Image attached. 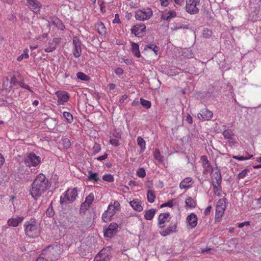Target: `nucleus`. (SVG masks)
Instances as JSON below:
<instances>
[{
    "label": "nucleus",
    "mask_w": 261,
    "mask_h": 261,
    "mask_svg": "<svg viewBox=\"0 0 261 261\" xmlns=\"http://www.w3.org/2000/svg\"><path fill=\"white\" fill-rule=\"evenodd\" d=\"M49 187V183L45 175L40 173L36 176L32 184L30 194L35 200H37Z\"/></svg>",
    "instance_id": "1"
},
{
    "label": "nucleus",
    "mask_w": 261,
    "mask_h": 261,
    "mask_svg": "<svg viewBox=\"0 0 261 261\" xmlns=\"http://www.w3.org/2000/svg\"><path fill=\"white\" fill-rule=\"evenodd\" d=\"M25 234L30 238H36L40 233V227L35 219H31L24 224Z\"/></svg>",
    "instance_id": "2"
},
{
    "label": "nucleus",
    "mask_w": 261,
    "mask_h": 261,
    "mask_svg": "<svg viewBox=\"0 0 261 261\" xmlns=\"http://www.w3.org/2000/svg\"><path fill=\"white\" fill-rule=\"evenodd\" d=\"M78 195V189H68L63 193L60 197V202L61 204H65L67 203H72L74 201Z\"/></svg>",
    "instance_id": "3"
},
{
    "label": "nucleus",
    "mask_w": 261,
    "mask_h": 261,
    "mask_svg": "<svg viewBox=\"0 0 261 261\" xmlns=\"http://www.w3.org/2000/svg\"><path fill=\"white\" fill-rule=\"evenodd\" d=\"M24 163L27 167H36L40 164L41 158L34 152H31L24 158Z\"/></svg>",
    "instance_id": "4"
},
{
    "label": "nucleus",
    "mask_w": 261,
    "mask_h": 261,
    "mask_svg": "<svg viewBox=\"0 0 261 261\" xmlns=\"http://www.w3.org/2000/svg\"><path fill=\"white\" fill-rule=\"evenodd\" d=\"M200 0H187L186 11L187 13L194 15L198 13L199 9L197 6L200 4Z\"/></svg>",
    "instance_id": "5"
},
{
    "label": "nucleus",
    "mask_w": 261,
    "mask_h": 261,
    "mask_svg": "<svg viewBox=\"0 0 261 261\" xmlns=\"http://www.w3.org/2000/svg\"><path fill=\"white\" fill-rule=\"evenodd\" d=\"M152 15V11L147 8L143 10H138L135 14V18L137 20L144 21L149 19Z\"/></svg>",
    "instance_id": "6"
},
{
    "label": "nucleus",
    "mask_w": 261,
    "mask_h": 261,
    "mask_svg": "<svg viewBox=\"0 0 261 261\" xmlns=\"http://www.w3.org/2000/svg\"><path fill=\"white\" fill-rule=\"evenodd\" d=\"M225 200L224 199H221L217 202L216 207V217L221 218L226 208Z\"/></svg>",
    "instance_id": "7"
},
{
    "label": "nucleus",
    "mask_w": 261,
    "mask_h": 261,
    "mask_svg": "<svg viewBox=\"0 0 261 261\" xmlns=\"http://www.w3.org/2000/svg\"><path fill=\"white\" fill-rule=\"evenodd\" d=\"M200 160L203 167V174L207 175L211 173L213 171V168L208 161L207 157L206 155H202Z\"/></svg>",
    "instance_id": "8"
},
{
    "label": "nucleus",
    "mask_w": 261,
    "mask_h": 261,
    "mask_svg": "<svg viewBox=\"0 0 261 261\" xmlns=\"http://www.w3.org/2000/svg\"><path fill=\"white\" fill-rule=\"evenodd\" d=\"M73 48L72 52L73 56L75 58H79L81 56L82 53L81 43L77 37H74L73 39Z\"/></svg>",
    "instance_id": "9"
},
{
    "label": "nucleus",
    "mask_w": 261,
    "mask_h": 261,
    "mask_svg": "<svg viewBox=\"0 0 261 261\" xmlns=\"http://www.w3.org/2000/svg\"><path fill=\"white\" fill-rule=\"evenodd\" d=\"M146 29V26L144 24H137L133 26L131 29V32L136 37H141Z\"/></svg>",
    "instance_id": "10"
},
{
    "label": "nucleus",
    "mask_w": 261,
    "mask_h": 261,
    "mask_svg": "<svg viewBox=\"0 0 261 261\" xmlns=\"http://www.w3.org/2000/svg\"><path fill=\"white\" fill-rule=\"evenodd\" d=\"M117 228L118 225L116 223H111L108 228L104 231L105 237L112 238L116 233Z\"/></svg>",
    "instance_id": "11"
},
{
    "label": "nucleus",
    "mask_w": 261,
    "mask_h": 261,
    "mask_svg": "<svg viewBox=\"0 0 261 261\" xmlns=\"http://www.w3.org/2000/svg\"><path fill=\"white\" fill-rule=\"evenodd\" d=\"M197 116L201 120H209L213 117V113L207 109H204L201 110L200 112L197 114Z\"/></svg>",
    "instance_id": "12"
},
{
    "label": "nucleus",
    "mask_w": 261,
    "mask_h": 261,
    "mask_svg": "<svg viewBox=\"0 0 261 261\" xmlns=\"http://www.w3.org/2000/svg\"><path fill=\"white\" fill-rule=\"evenodd\" d=\"M30 9L34 13L38 14L40 13L41 7V4L36 0H27Z\"/></svg>",
    "instance_id": "13"
},
{
    "label": "nucleus",
    "mask_w": 261,
    "mask_h": 261,
    "mask_svg": "<svg viewBox=\"0 0 261 261\" xmlns=\"http://www.w3.org/2000/svg\"><path fill=\"white\" fill-rule=\"evenodd\" d=\"M187 221L188 223V227L192 229L196 226L198 218L196 215L192 213L187 216Z\"/></svg>",
    "instance_id": "14"
},
{
    "label": "nucleus",
    "mask_w": 261,
    "mask_h": 261,
    "mask_svg": "<svg viewBox=\"0 0 261 261\" xmlns=\"http://www.w3.org/2000/svg\"><path fill=\"white\" fill-rule=\"evenodd\" d=\"M176 16V13L173 10H166L162 13V19L164 20L170 21Z\"/></svg>",
    "instance_id": "15"
},
{
    "label": "nucleus",
    "mask_w": 261,
    "mask_h": 261,
    "mask_svg": "<svg viewBox=\"0 0 261 261\" xmlns=\"http://www.w3.org/2000/svg\"><path fill=\"white\" fill-rule=\"evenodd\" d=\"M56 94L58 99V102L60 105H63L68 100L69 98L68 93L66 92L57 91Z\"/></svg>",
    "instance_id": "16"
},
{
    "label": "nucleus",
    "mask_w": 261,
    "mask_h": 261,
    "mask_svg": "<svg viewBox=\"0 0 261 261\" xmlns=\"http://www.w3.org/2000/svg\"><path fill=\"white\" fill-rule=\"evenodd\" d=\"M120 209V205L117 201H115L113 204H109L107 211L109 216L113 217L116 213Z\"/></svg>",
    "instance_id": "17"
},
{
    "label": "nucleus",
    "mask_w": 261,
    "mask_h": 261,
    "mask_svg": "<svg viewBox=\"0 0 261 261\" xmlns=\"http://www.w3.org/2000/svg\"><path fill=\"white\" fill-rule=\"evenodd\" d=\"M223 135L225 139L228 140L231 145L236 143V141L234 138V135L231 130H225L223 132Z\"/></svg>",
    "instance_id": "18"
},
{
    "label": "nucleus",
    "mask_w": 261,
    "mask_h": 261,
    "mask_svg": "<svg viewBox=\"0 0 261 261\" xmlns=\"http://www.w3.org/2000/svg\"><path fill=\"white\" fill-rule=\"evenodd\" d=\"M24 218L23 217H16L8 219L7 223L9 226L17 227L19 223L22 222Z\"/></svg>",
    "instance_id": "19"
},
{
    "label": "nucleus",
    "mask_w": 261,
    "mask_h": 261,
    "mask_svg": "<svg viewBox=\"0 0 261 261\" xmlns=\"http://www.w3.org/2000/svg\"><path fill=\"white\" fill-rule=\"evenodd\" d=\"M169 214L167 213H162L160 215L158 219V226L160 228H162L165 226L164 223L166 221H169Z\"/></svg>",
    "instance_id": "20"
},
{
    "label": "nucleus",
    "mask_w": 261,
    "mask_h": 261,
    "mask_svg": "<svg viewBox=\"0 0 261 261\" xmlns=\"http://www.w3.org/2000/svg\"><path fill=\"white\" fill-rule=\"evenodd\" d=\"M95 29L97 32L101 36H105L107 33V29L103 24L101 21L97 22L95 25Z\"/></svg>",
    "instance_id": "21"
},
{
    "label": "nucleus",
    "mask_w": 261,
    "mask_h": 261,
    "mask_svg": "<svg viewBox=\"0 0 261 261\" xmlns=\"http://www.w3.org/2000/svg\"><path fill=\"white\" fill-rule=\"evenodd\" d=\"M176 228V224H174L173 225H170L165 230L161 231L160 233L161 236L165 237L170 234V233L175 232Z\"/></svg>",
    "instance_id": "22"
},
{
    "label": "nucleus",
    "mask_w": 261,
    "mask_h": 261,
    "mask_svg": "<svg viewBox=\"0 0 261 261\" xmlns=\"http://www.w3.org/2000/svg\"><path fill=\"white\" fill-rule=\"evenodd\" d=\"M173 2L177 6H180L184 5L185 0H160L161 5L163 7H167L170 2Z\"/></svg>",
    "instance_id": "23"
},
{
    "label": "nucleus",
    "mask_w": 261,
    "mask_h": 261,
    "mask_svg": "<svg viewBox=\"0 0 261 261\" xmlns=\"http://www.w3.org/2000/svg\"><path fill=\"white\" fill-rule=\"evenodd\" d=\"M94 199V195L92 193H90L88 196L86 197L85 202L81 204V207H85V209H87L92 203Z\"/></svg>",
    "instance_id": "24"
},
{
    "label": "nucleus",
    "mask_w": 261,
    "mask_h": 261,
    "mask_svg": "<svg viewBox=\"0 0 261 261\" xmlns=\"http://www.w3.org/2000/svg\"><path fill=\"white\" fill-rule=\"evenodd\" d=\"M129 204L133 209L136 211L140 212L143 210V207L140 204V201L137 199L130 201Z\"/></svg>",
    "instance_id": "25"
},
{
    "label": "nucleus",
    "mask_w": 261,
    "mask_h": 261,
    "mask_svg": "<svg viewBox=\"0 0 261 261\" xmlns=\"http://www.w3.org/2000/svg\"><path fill=\"white\" fill-rule=\"evenodd\" d=\"M192 178L191 177H186L182 180L180 184L179 188L181 189H187L191 186Z\"/></svg>",
    "instance_id": "26"
},
{
    "label": "nucleus",
    "mask_w": 261,
    "mask_h": 261,
    "mask_svg": "<svg viewBox=\"0 0 261 261\" xmlns=\"http://www.w3.org/2000/svg\"><path fill=\"white\" fill-rule=\"evenodd\" d=\"M58 42L57 38L54 39L51 42H49L48 46L45 49V51L49 53L55 50L56 49V45Z\"/></svg>",
    "instance_id": "27"
},
{
    "label": "nucleus",
    "mask_w": 261,
    "mask_h": 261,
    "mask_svg": "<svg viewBox=\"0 0 261 261\" xmlns=\"http://www.w3.org/2000/svg\"><path fill=\"white\" fill-rule=\"evenodd\" d=\"M156 212V210L151 208V210L146 211L144 214V218L147 220H151L154 217Z\"/></svg>",
    "instance_id": "28"
},
{
    "label": "nucleus",
    "mask_w": 261,
    "mask_h": 261,
    "mask_svg": "<svg viewBox=\"0 0 261 261\" xmlns=\"http://www.w3.org/2000/svg\"><path fill=\"white\" fill-rule=\"evenodd\" d=\"M131 47L133 54L137 58L140 57L141 54L139 50V45L137 43L132 42Z\"/></svg>",
    "instance_id": "29"
},
{
    "label": "nucleus",
    "mask_w": 261,
    "mask_h": 261,
    "mask_svg": "<svg viewBox=\"0 0 261 261\" xmlns=\"http://www.w3.org/2000/svg\"><path fill=\"white\" fill-rule=\"evenodd\" d=\"M186 208H193L195 207L196 203L194 200L191 197H188L186 199Z\"/></svg>",
    "instance_id": "30"
},
{
    "label": "nucleus",
    "mask_w": 261,
    "mask_h": 261,
    "mask_svg": "<svg viewBox=\"0 0 261 261\" xmlns=\"http://www.w3.org/2000/svg\"><path fill=\"white\" fill-rule=\"evenodd\" d=\"M153 156L158 163H161L163 162V156L161 155L159 149H155L153 153Z\"/></svg>",
    "instance_id": "31"
},
{
    "label": "nucleus",
    "mask_w": 261,
    "mask_h": 261,
    "mask_svg": "<svg viewBox=\"0 0 261 261\" xmlns=\"http://www.w3.org/2000/svg\"><path fill=\"white\" fill-rule=\"evenodd\" d=\"M89 175L88 176L87 179L88 181L94 180V181L97 182L99 180V178L97 177L98 174L97 173H93L91 171H88Z\"/></svg>",
    "instance_id": "32"
},
{
    "label": "nucleus",
    "mask_w": 261,
    "mask_h": 261,
    "mask_svg": "<svg viewBox=\"0 0 261 261\" xmlns=\"http://www.w3.org/2000/svg\"><path fill=\"white\" fill-rule=\"evenodd\" d=\"M101 250L95 257L94 261H107L108 259V255H105Z\"/></svg>",
    "instance_id": "33"
},
{
    "label": "nucleus",
    "mask_w": 261,
    "mask_h": 261,
    "mask_svg": "<svg viewBox=\"0 0 261 261\" xmlns=\"http://www.w3.org/2000/svg\"><path fill=\"white\" fill-rule=\"evenodd\" d=\"M147 200L150 203H153L155 198V193L154 191L151 190H147Z\"/></svg>",
    "instance_id": "34"
},
{
    "label": "nucleus",
    "mask_w": 261,
    "mask_h": 261,
    "mask_svg": "<svg viewBox=\"0 0 261 261\" xmlns=\"http://www.w3.org/2000/svg\"><path fill=\"white\" fill-rule=\"evenodd\" d=\"M213 179L216 180V183L218 185H220L222 181V177L220 171H216L213 175Z\"/></svg>",
    "instance_id": "35"
},
{
    "label": "nucleus",
    "mask_w": 261,
    "mask_h": 261,
    "mask_svg": "<svg viewBox=\"0 0 261 261\" xmlns=\"http://www.w3.org/2000/svg\"><path fill=\"white\" fill-rule=\"evenodd\" d=\"M137 143L141 148V151L142 152H144L146 148V143L144 139L141 137H138L137 138Z\"/></svg>",
    "instance_id": "36"
},
{
    "label": "nucleus",
    "mask_w": 261,
    "mask_h": 261,
    "mask_svg": "<svg viewBox=\"0 0 261 261\" xmlns=\"http://www.w3.org/2000/svg\"><path fill=\"white\" fill-rule=\"evenodd\" d=\"M145 49L149 48L153 50L155 55H158L159 54V47L157 46L156 45L154 44H149L145 46Z\"/></svg>",
    "instance_id": "37"
},
{
    "label": "nucleus",
    "mask_w": 261,
    "mask_h": 261,
    "mask_svg": "<svg viewBox=\"0 0 261 261\" xmlns=\"http://www.w3.org/2000/svg\"><path fill=\"white\" fill-rule=\"evenodd\" d=\"M77 77L81 80L87 81L89 80V77L88 75L85 74L84 73L82 72H79L76 74Z\"/></svg>",
    "instance_id": "38"
},
{
    "label": "nucleus",
    "mask_w": 261,
    "mask_h": 261,
    "mask_svg": "<svg viewBox=\"0 0 261 261\" xmlns=\"http://www.w3.org/2000/svg\"><path fill=\"white\" fill-rule=\"evenodd\" d=\"M140 103L146 109L150 108L151 106L150 101L145 100L142 98H140Z\"/></svg>",
    "instance_id": "39"
},
{
    "label": "nucleus",
    "mask_w": 261,
    "mask_h": 261,
    "mask_svg": "<svg viewBox=\"0 0 261 261\" xmlns=\"http://www.w3.org/2000/svg\"><path fill=\"white\" fill-rule=\"evenodd\" d=\"M102 179L106 181L112 182L114 181V177L111 174H107L103 175Z\"/></svg>",
    "instance_id": "40"
},
{
    "label": "nucleus",
    "mask_w": 261,
    "mask_h": 261,
    "mask_svg": "<svg viewBox=\"0 0 261 261\" xmlns=\"http://www.w3.org/2000/svg\"><path fill=\"white\" fill-rule=\"evenodd\" d=\"M63 115L64 117L69 123H71L73 121V116L70 113L68 112H64Z\"/></svg>",
    "instance_id": "41"
},
{
    "label": "nucleus",
    "mask_w": 261,
    "mask_h": 261,
    "mask_svg": "<svg viewBox=\"0 0 261 261\" xmlns=\"http://www.w3.org/2000/svg\"><path fill=\"white\" fill-rule=\"evenodd\" d=\"M137 175L138 177L143 178L146 176V171L143 168H139L137 171Z\"/></svg>",
    "instance_id": "42"
},
{
    "label": "nucleus",
    "mask_w": 261,
    "mask_h": 261,
    "mask_svg": "<svg viewBox=\"0 0 261 261\" xmlns=\"http://www.w3.org/2000/svg\"><path fill=\"white\" fill-rule=\"evenodd\" d=\"M46 213V215L49 217H51L54 215L55 212L53 210V207L51 203L50 204L48 208L47 209Z\"/></svg>",
    "instance_id": "43"
},
{
    "label": "nucleus",
    "mask_w": 261,
    "mask_h": 261,
    "mask_svg": "<svg viewBox=\"0 0 261 261\" xmlns=\"http://www.w3.org/2000/svg\"><path fill=\"white\" fill-rule=\"evenodd\" d=\"M28 51H29V50L28 49H25L23 51V53L22 54H21L20 56H19V57H18V58L17 59V60L18 61H20L22 60L23 58L28 59L29 57V54H28Z\"/></svg>",
    "instance_id": "44"
},
{
    "label": "nucleus",
    "mask_w": 261,
    "mask_h": 261,
    "mask_svg": "<svg viewBox=\"0 0 261 261\" xmlns=\"http://www.w3.org/2000/svg\"><path fill=\"white\" fill-rule=\"evenodd\" d=\"M213 190H214V194L216 195L219 196L220 195V193H221L220 185H218V186H216L213 184Z\"/></svg>",
    "instance_id": "45"
},
{
    "label": "nucleus",
    "mask_w": 261,
    "mask_h": 261,
    "mask_svg": "<svg viewBox=\"0 0 261 261\" xmlns=\"http://www.w3.org/2000/svg\"><path fill=\"white\" fill-rule=\"evenodd\" d=\"M49 23H52L53 24L55 25L56 27H58L59 24L61 23V21L59 19H58L57 17H52L50 19V21L49 22Z\"/></svg>",
    "instance_id": "46"
},
{
    "label": "nucleus",
    "mask_w": 261,
    "mask_h": 261,
    "mask_svg": "<svg viewBox=\"0 0 261 261\" xmlns=\"http://www.w3.org/2000/svg\"><path fill=\"white\" fill-rule=\"evenodd\" d=\"M110 143L115 147H117L120 145L119 139L116 138H110Z\"/></svg>",
    "instance_id": "47"
},
{
    "label": "nucleus",
    "mask_w": 261,
    "mask_h": 261,
    "mask_svg": "<svg viewBox=\"0 0 261 261\" xmlns=\"http://www.w3.org/2000/svg\"><path fill=\"white\" fill-rule=\"evenodd\" d=\"M63 144L65 148H69L71 146V143L69 139L68 138H64L62 139Z\"/></svg>",
    "instance_id": "48"
},
{
    "label": "nucleus",
    "mask_w": 261,
    "mask_h": 261,
    "mask_svg": "<svg viewBox=\"0 0 261 261\" xmlns=\"http://www.w3.org/2000/svg\"><path fill=\"white\" fill-rule=\"evenodd\" d=\"M111 217V216H109V212H108L107 210L105 211L102 215V219L103 221L105 222H107L109 220V219Z\"/></svg>",
    "instance_id": "49"
},
{
    "label": "nucleus",
    "mask_w": 261,
    "mask_h": 261,
    "mask_svg": "<svg viewBox=\"0 0 261 261\" xmlns=\"http://www.w3.org/2000/svg\"><path fill=\"white\" fill-rule=\"evenodd\" d=\"M20 86L21 87L24 88V89H27L28 90H29L31 93H33V91L31 89L29 85H28L26 84H25L24 83L22 82V83H20Z\"/></svg>",
    "instance_id": "50"
},
{
    "label": "nucleus",
    "mask_w": 261,
    "mask_h": 261,
    "mask_svg": "<svg viewBox=\"0 0 261 261\" xmlns=\"http://www.w3.org/2000/svg\"><path fill=\"white\" fill-rule=\"evenodd\" d=\"M112 136H113V137H114V138H116V139H120L121 137V134L116 130H114L113 132Z\"/></svg>",
    "instance_id": "51"
},
{
    "label": "nucleus",
    "mask_w": 261,
    "mask_h": 261,
    "mask_svg": "<svg viewBox=\"0 0 261 261\" xmlns=\"http://www.w3.org/2000/svg\"><path fill=\"white\" fill-rule=\"evenodd\" d=\"M165 206H168V207H172L173 206V201L170 200V201H168L167 202L163 203L161 205V207H165Z\"/></svg>",
    "instance_id": "52"
},
{
    "label": "nucleus",
    "mask_w": 261,
    "mask_h": 261,
    "mask_svg": "<svg viewBox=\"0 0 261 261\" xmlns=\"http://www.w3.org/2000/svg\"><path fill=\"white\" fill-rule=\"evenodd\" d=\"M93 149L95 153H97L100 150L101 147L98 144L95 143L93 147Z\"/></svg>",
    "instance_id": "53"
},
{
    "label": "nucleus",
    "mask_w": 261,
    "mask_h": 261,
    "mask_svg": "<svg viewBox=\"0 0 261 261\" xmlns=\"http://www.w3.org/2000/svg\"><path fill=\"white\" fill-rule=\"evenodd\" d=\"M123 73V70L121 68L118 67L115 70V73L116 75H122Z\"/></svg>",
    "instance_id": "54"
},
{
    "label": "nucleus",
    "mask_w": 261,
    "mask_h": 261,
    "mask_svg": "<svg viewBox=\"0 0 261 261\" xmlns=\"http://www.w3.org/2000/svg\"><path fill=\"white\" fill-rule=\"evenodd\" d=\"M186 120V121H187L188 123H189V124H192V123H193V119H192V116H191L190 114H187V115Z\"/></svg>",
    "instance_id": "55"
},
{
    "label": "nucleus",
    "mask_w": 261,
    "mask_h": 261,
    "mask_svg": "<svg viewBox=\"0 0 261 261\" xmlns=\"http://www.w3.org/2000/svg\"><path fill=\"white\" fill-rule=\"evenodd\" d=\"M107 157H108V154L106 153L104 154H103L102 155L98 156L97 158V160L98 161H102L103 160H106L107 158Z\"/></svg>",
    "instance_id": "56"
},
{
    "label": "nucleus",
    "mask_w": 261,
    "mask_h": 261,
    "mask_svg": "<svg viewBox=\"0 0 261 261\" xmlns=\"http://www.w3.org/2000/svg\"><path fill=\"white\" fill-rule=\"evenodd\" d=\"M127 95H122L120 99H119V102L121 103H124L125 101V100L127 99Z\"/></svg>",
    "instance_id": "57"
},
{
    "label": "nucleus",
    "mask_w": 261,
    "mask_h": 261,
    "mask_svg": "<svg viewBox=\"0 0 261 261\" xmlns=\"http://www.w3.org/2000/svg\"><path fill=\"white\" fill-rule=\"evenodd\" d=\"M212 207L211 206H207L204 210V214L205 215H207L210 213Z\"/></svg>",
    "instance_id": "58"
},
{
    "label": "nucleus",
    "mask_w": 261,
    "mask_h": 261,
    "mask_svg": "<svg viewBox=\"0 0 261 261\" xmlns=\"http://www.w3.org/2000/svg\"><path fill=\"white\" fill-rule=\"evenodd\" d=\"M245 177V169L238 174V178L239 179H243Z\"/></svg>",
    "instance_id": "59"
},
{
    "label": "nucleus",
    "mask_w": 261,
    "mask_h": 261,
    "mask_svg": "<svg viewBox=\"0 0 261 261\" xmlns=\"http://www.w3.org/2000/svg\"><path fill=\"white\" fill-rule=\"evenodd\" d=\"M119 22H120V20H119V15L118 14H116L115 15V18L113 20V22L114 23H119Z\"/></svg>",
    "instance_id": "60"
},
{
    "label": "nucleus",
    "mask_w": 261,
    "mask_h": 261,
    "mask_svg": "<svg viewBox=\"0 0 261 261\" xmlns=\"http://www.w3.org/2000/svg\"><path fill=\"white\" fill-rule=\"evenodd\" d=\"M5 159L1 153H0V168L4 164Z\"/></svg>",
    "instance_id": "61"
},
{
    "label": "nucleus",
    "mask_w": 261,
    "mask_h": 261,
    "mask_svg": "<svg viewBox=\"0 0 261 261\" xmlns=\"http://www.w3.org/2000/svg\"><path fill=\"white\" fill-rule=\"evenodd\" d=\"M109 87L110 90H113L116 88V85L114 84H110L109 85Z\"/></svg>",
    "instance_id": "62"
},
{
    "label": "nucleus",
    "mask_w": 261,
    "mask_h": 261,
    "mask_svg": "<svg viewBox=\"0 0 261 261\" xmlns=\"http://www.w3.org/2000/svg\"><path fill=\"white\" fill-rule=\"evenodd\" d=\"M233 158H235V159H238L239 160H245V157L244 156H241L240 157H238L237 156H233Z\"/></svg>",
    "instance_id": "63"
},
{
    "label": "nucleus",
    "mask_w": 261,
    "mask_h": 261,
    "mask_svg": "<svg viewBox=\"0 0 261 261\" xmlns=\"http://www.w3.org/2000/svg\"><path fill=\"white\" fill-rule=\"evenodd\" d=\"M36 261H47V260L42 257H38Z\"/></svg>",
    "instance_id": "64"
}]
</instances>
